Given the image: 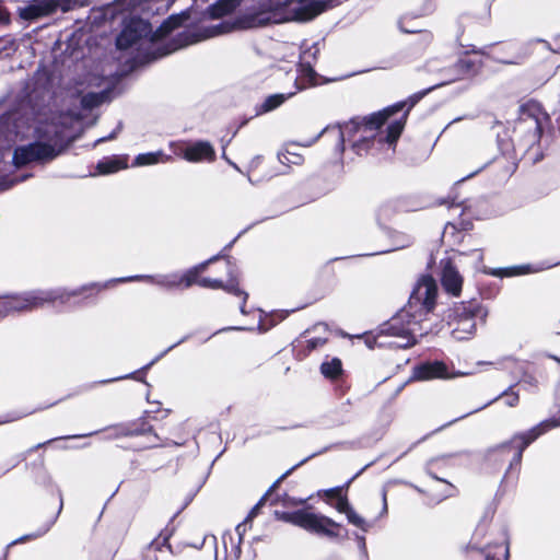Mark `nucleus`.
<instances>
[{"mask_svg":"<svg viewBox=\"0 0 560 560\" xmlns=\"http://www.w3.org/2000/svg\"><path fill=\"white\" fill-rule=\"evenodd\" d=\"M334 0H260L247 9L234 23L220 22L207 27L195 39L186 44L196 43L233 28H255L270 24L288 22H307L326 11L332 5Z\"/></svg>","mask_w":560,"mask_h":560,"instance_id":"f257e3e1","label":"nucleus"},{"mask_svg":"<svg viewBox=\"0 0 560 560\" xmlns=\"http://www.w3.org/2000/svg\"><path fill=\"white\" fill-rule=\"evenodd\" d=\"M438 285L431 276H422L416 283L407 306L394 316L386 328L385 335L396 338L392 342L397 348H409L417 343L418 338L428 330L421 322L434 308Z\"/></svg>","mask_w":560,"mask_h":560,"instance_id":"f03ea898","label":"nucleus"},{"mask_svg":"<svg viewBox=\"0 0 560 560\" xmlns=\"http://www.w3.org/2000/svg\"><path fill=\"white\" fill-rule=\"evenodd\" d=\"M8 130L5 139L9 142H14L21 136L27 137L33 127L30 120L25 117L8 118L7 119ZM34 132L38 140L47 139L49 143L34 142L27 147H20L15 149L13 154V162L16 166L27 164L36 160H48L55 158L58 152L55 145L61 140L62 132L57 129L54 124H46L44 127H35Z\"/></svg>","mask_w":560,"mask_h":560,"instance_id":"7ed1b4c3","label":"nucleus"},{"mask_svg":"<svg viewBox=\"0 0 560 560\" xmlns=\"http://www.w3.org/2000/svg\"><path fill=\"white\" fill-rule=\"evenodd\" d=\"M404 106L405 103L395 104L363 120H350L331 131L336 133L342 144L351 143L354 152L362 155L369 151L376 130L395 113L400 112Z\"/></svg>","mask_w":560,"mask_h":560,"instance_id":"20e7f679","label":"nucleus"},{"mask_svg":"<svg viewBox=\"0 0 560 560\" xmlns=\"http://www.w3.org/2000/svg\"><path fill=\"white\" fill-rule=\"evenodd\" d=\"M186 18V13L173 15L155 33H152L150 24L144 20L130 19L125 23L121 33L117 37L116 45L118 49L135 47L136 50H140L178 26Z\"/></svg>","mask_w":560,"mask_h":560,"instance_id":"39448f33","label":"nucleus"},{"mask_svg":"<svg viewBox=\"0 0 560 560\" xmlns=\"http://www.w3.org/2000/svg\"><path fill=\"white\" fill-rule=\"evenodd\" d=\"M67 300L68 294L59 290L33 291L23 295L0 298V315L36 308L57 301L63 303Z\"/></svg>","mask_w":560,"mask_h":560,"instance_id":"423d86ee","label":"nucleus"},{"mask_svg":"<svg viewBox=\"0 0 560 560\" xmlns=\"http://www.w3.org/2000/svg\"><path fill=\"white\" fill-rule=\"evenodd\" d=\"M276 516L278 520L299 526L307 532L327 537L337 536L334 528L339 525L334 520L322 514L299 510L295 512H276Z\"/></svg>","mask_w":560,"mask_h":560,"instance_id":"0eeeda50","label":"nucleus"},{"mask_svg":"<svg viewBox=\"0 0 560 560\" xmlns=\"http://www.w3.org/2000/svg\"><path fill=\"white\" fill-rule=\"evenodd\" d=\"M104 78L89 73L74 82L73 94L81 96L84 108H93L101 105L106 98Z\"/></svg>","mask_w":560,"mask_h":560,"instance_id":"6e6552de","label":"nucleus"},{"mask_svg":"<svg viewBox=\"0 0 560 560\" xmlns=\"http://www.w3.org/2000/svg\"><path fill=\"white\" fill-rule=\"evenodd\" d=\"M557 424L555 420H545L529 431L513 436L509 442L501 444L497 451L521 455L534 440L557 427Z\"/></svg>","mask_w":560,"mask_h":560,"instance_id":"1a4fd4ad","label":"nucleus"},{"mask_svg":"<svg viewBox=\"0 0 560 560\" xmlns=\"http://www.w3.org/2000/svg\"><path fill=\"white\" fill-rule=\"evenodd\" d=\"M300 80L303 82L300 86L296 88L295 91L289 92V93H278L269 95L265 98V101L260 104V107L258 109L259 114H265L268 112H271L279 106H281L285 101H288L290 97H292L298 90L305 89L306 86L317 85L319 84V81L316 77V73L311 67H306L304 65H301V71H300Z\"/></svg>","mask_w":560,"mask_h":560,"instance_id":"9d476101","label":"nucleus"},{"mask_svg":"<svg viewBox=\"0 0 560 560\" xmlns=\"http://www.w3.org/2000/svg\"><path fill=\"white\" fill-rule=\"evenodd\" d=\"M186 161L198 163V162H212L215 158L213 147L207 141H198L192 144L182 147L177 152Z\"/></svg>","mask_w":560,"mask_h":560,"instance_id":"9b49d317","label":"nucleus"},{"mask_svg":"<svg viewBox=\"0 0 560 560\" xmlns=\"http://www.w3.org/2000/svg\"><path fill=\"white\" fill-rule=\"evenodd\" d=\"M456 376L448 373L447 366L440 361L420 364L413 370V378L418 381H428L433 378H450Z\"/></svg>","mask_w":560,"mask_h":560,"instance_id":"f8f14e48","label":"nucleus"},{"mask_svg":"<svg viewBox=\"0 0 560 560\" xmlns=\"http://www.w3.org/2000/svg\"><path fill=\"white\" fill-rule=\"evenodd\" d=\"M453 336L455 339L465 340L474 335L476 330L475 314L472 311L464 310L458 313L453 322Z\"/></svg>","mask_w":560,"mask_h":560,"instance_id":"ddd939ff","label":"nucleus"},{"mask_svg":"<svg viewBox=\"0 0 560 560\" xmlns=\"http://www.w3.org/2000/svg\"><path fill=\"white\" fill-rule=\"evenodd\" d=\"M442 285L444 290L454 295H459L463 287V277L459 272L451 265L450 261H446L443 266L442 271Z\"/></svg>","mask_w":560,"mask_h":560,"instance_id":"4468645a","label":"nucleus"},{"mask_svg":"<svg viewBox=\"0 0 560 560\" xmlns=\"http://www.w3.org/2000/svg\"><path fill=\"white\" fill-rule=\"evenodd\" d=\"M250 527V523L248 521H244L242 523H240L236 527H235V532L238 536V542L237 545H234L233 542V536L230 534V533H225L223 536H222V542H223V546H224V550H225V553L228 557H230L232 560H236L240 558L241 556V547H240V544L243 539V536L245 535V533L247 532V528Z\"/></svg>","mask_w":560,"mask_h":560,"instance_id":"2eb2a0df","label":"nucleus"},{"mask_svg":"<svg viewBox=\"0 0 560 560\" xmlns=\"http://www.w3.org/2000/svg\"><path fill=\"white\" fill-rule=\"evenodd\" d=\"M336 509L339 513L346 515L350 524L360 528L361 530L368 532L371 528L372 524L362 517L359 513H357L354 509L349 504L347 499L340 498L336 504Z\"/></svg>","mask_w":560,"mask_h":560,"instance_id":"dca6fc26","label":"nucleus"},{"mask_svg":"<svg viewBox=\"0 0 560 560\" xmlns=\"http://www.w3.org/2000/svg\"><path fill=\"white\" fill-rule=\"evenodd\" d=\"M55 9V0H35L32 4L21 10V16L26 20H34L50 14Z\"/></svg>","mask_w":560,"mask_h":560,"instance_id":"f3484780","label":"nucleus"},{"mask_svg":"<svg viewBox=\"0 0 560 560\" xmlns=\"http://www.w3.org/2000/svg\"><path fill=\"white\" fill-rule=\"evenodd\" d=\"M127 166L126 156H107L97 163L96 170L98 174L107 175L125 170Z\"/></svg>","mask_w":560,"mask_h":560,"instance_id":"a211bd4d","label":"nucleus"},{"mask_svg":"<svg viewBox=\"0 0 560 560\" xmlns=\"http://www.w3.org/2000/svg\"><path fill=\"white\" fill-rule=\"evenodd\" d=\"M132 280H147L155 283L165 289L179 288V275H166L153 278L151 276H135L129 278H121L117 281H132Z\"/></svg>","mask_w":560,"mask_h":560,"instance_id":"6ab92c4d","label":"nucleus"},{"mask_svg":"<svg viewBox=\"0 0 560 560\" xmlns=\"http://www.w3.org/2000/svg\"><path fill=\"white\" fill-rule=\"evenodd\" d=\"M198 284L201 285V287H205V288L224 289L228 292L242 295L243 296V304L241 306V312L245 313L244 305H245V302H246V299H247V294L240 291V289L237 287V283L234 282V280L231 281L230 283H228L226 285H224L221 280L211 279V278H201V279L198 280Z\"/></svg>","mask_w":560,"mask_h":560,"instance_id":"aec40b11","label":"nucleus"},{"mask_svg":"<svg viewBox=\"0 0 560 560\" xmlns=\"http://www.w3.org/2000/svg\"><path fill=\"white\" fill-rule=\"evenodd\" d=\"M172 160L171 156L164 154L162 151L139 154L133 162L136 166L153 165L158 163H166Z\"/></svg>","mask_w":560,"mask_h":560,"instance_id":"412c9836","label":"nucleus"},{"mask_svg":"<svg viewBox=\"0 0 560 560\" xmlns=\"http://www.w3.org/2000/svg\"><path fill=\"white\" fill-rule=\"evenodd\" d=\"M408 110L405 112L398 119L393 120L387 127V136L386 141L389 144H393L397 141L400 133L404 130L406 119H407Z\"/></svg>","mask_w":560,"mask_h":560,"instance_id":"4be33fe9","label":"nucleus"},{"mask_svg":"<svg viewBox=\"0 0 560 560\" xmlns=\"http://www.w3.org/2000/svg\"><path fill=\"white\" fill-rule=\"evenodd\" d=\"M320 372L326 378L336 380L342 373V363L340 359L332 358L329 361H325L320 365Z\"/></svg>","mask_w":560,"mask_h":560,"instance_id":"5701e85b","label":"nucleus"},{"mask_svg":"<svg viewBox=\"0 0 560 560\" xmlns=\"http://www.w3.org/2000/svg\"><path fill=\"white\" fill-rule=\"evenodd\" d=\"M54 523H55V518H51V520L47 521L37 530L16 538L9 546H13V545H16V544H22V542H25L27 540L36 539V538H39V537L44 536L51 528Z\"/></svg>","mask_w":560,"mask_h":560,"instance_id":"b1692460","label":"nucleus"},{"mask_svg":"<svg viewBox=\"0 0 560 560\" xmlns=\"http://www.w3.org/2000/svg\"><path fill=\"white\" fill-rule=\"evenodd\" d=\"M205 269V265H200L194 269L188 270L187 272L179 275V288H189L194 283H198L197 276L200 271Z\"/></svg>","mask_w":560,"mask_h":560,"instance_id":"393cba45","label":"nucleus"},{"mask_svg":"<svg viewBox=\"0 0 560 560\" xmlns=\"http://www.w3.org/2000/svg\"><path fill=\"white\" fill-rule=\"evenodd\" d=\"M235 4L236 0H220L211 8L210 14L214 18L222 16L233 10Z\"/></svg>","mask_w":560,"mask_h":560,"instance_id":"a878e982","label":"nucleus"},{"mask_svg":"<svg viewBox=\"0 0 560 560\" xmlns=\"http://www.w3.org/2000/svg\"><path fill=\"white\" fill-rule=\"evenodd\" d=\"M62 440H50L44 443L37 444L34 448H32V452H60L65 451L66 448L61 445Z\"/></svg>","mask_w":560,"mask_h":560,"instance_id":"bb28decb","label":"nucleus"},{"mask_svg":"<svg viewBox=\"0 0 560 560\" xmlns=\"http://www.w3.org/2000/svg\"><path fill=\"white\" fill-rule=\"evenodd\" d=\"M18 48L16 42L11 37L0 38V58L11 57Z\"/></svg>","mask_w":560,"mask_h":560,"instance_id":"cd10ccee","label":"nucleus"},{"mask_svg":"<svg viewBox=\"0 0 560 560\" xmlns=\"http://www.w3.org/2000/svg\"><path fill=\"white\" fill-rule=\"evenodd\" d=\"M279 160L282 164H294L299 165L302 163L303 158L301 154L291 152L289 149L284 150L279 154Z\"/></svg>","mask_w":560,"mask_h":560,"instance_id":"c85d7f7f","label":"nucleus"},{"mask_svg":"<svg viewBox=\"0 0 560 560\" xmlns=\"http://www.w3.org/2000/svg\"><path fill=\"white\" fill-rule=\"evenodd\" d=\"M279 485V480H276L272 486L269 488V490L267 491V493L256 503V505L250 510V512L248 513L247 517L245 518L246 521H248L250 523V521L258 514V511L259 509L265 504V501H266V498L267 495L273 491L277 486Z\"/></svg>","mask_w":560,"mask_h":560,"instance_id":"c756f323","label":"nucleus"},{"mask_svg":"<svg viewBox=\"0 0 560 560\" xmlns=\"http://www.w3.org/2000/svg\"><path fill=\"white\" fill-rule=\"evenodd\" d=\"M477 61L470 58H462L457 63L456 68L460 71L462 74H468L472 72L477 66Z\"/></svg>","mask_w":560,"mask_h":560,"instance_id":"7c9ffc66","label":"nucleus"},{"mask_svg":"<svg viewBox=\"0 0 560 560\" xmlns=\"http://www.w3.org/2000/svg\"><path fill=\"white\" fill-rule=\"evenodd\" d=\"M504 402L509 407H515L518 404V394L513 392L511 388L503 393Z\"/></svg>","mask_w":560,"mask_h":560,"instance_id":"2f4dec72","label":"nucleus"},{"mask_svg":"<svg viewBox=\"0 0 560 560\" xmlns=\"http://www.w3.org/2000/svg\"><path fill=\"white\" fill-rule=\"evenodd\" d=\"M16 465L15 457H0V476Z\"/></svg>","mask_w":560,"mask_h":560,"instance_id":"473e14b6","label":"nucleus"},{"mask_svg":"<svg viewBox=\"0 0 560 560\" xmlns=\"http://www.w3.org/2000/svg\"><path fill=\"white\" fill-rule=\"evenodd\" d=\"M306 502V499H296V498H291V497H288L284 501V505L287 506H296V505H300V504H304Z\"/></svg>","mask_w":560,"mask_h":560,"instance_id":"72a5a7b5","label":"nucleus"},{"mask_svg":"<svg viewBox=\"0 0 560 560\" xmlns=\"http://www.w3.org/2000/svg\"><path fill=\"white\" fill-rule=\"evenodd\" d=\"M357 540L359 548L362 552H366V545H365V538L363 536L357 535Z\"/></svg>","mask_w":560,"mask_h":560,"instance_id":"f704fd0d","label":"nucleus"},{"mask_svg":"<svg viewBox=\"0 0 560 560\" xmlns=\"http://www.w3.org/2000/svg\"><path fill=\"white\" fill-rule=\"evenodd\" d=\"M141 422H142V428L140 430H133L132 431L133 433H145V432L151 431V427L148 425V423L144 421V418L141 419Z\"/></svg>","mask_w":560,"mask_h":560,"instance_id":"c9c22d12","label":"nucleus"},{"mask_svg":"<svg viewBox=\"0 0 560 560\" xmlns=\"http://www.w3.org/2000/svg\"><path fill=\"white\" fill-rule=\"evenodd\" d=\"M307 342L310 349H315L317 346L323 345L325 341L323 339H312L308 340Z\"/></svg>","mask_w":560,"mask_h":560,"instance_id":"e433bc0d","label":"nucleus"},{"mask_svg":"<svg viewBox=\"0 0 560 560\" xmlns=\"http://www.w3.org/2000/svg\"><path fill=\"white\" fill-rule=\"evenodd\" d=\"M207 541H211L213 545H215L217 542V537L214 535H207L205 536L203 540H202V545Z\"/></svg>","mask_w":560,"mask_h":560,"instance_id":"4c0bfd02","label":"nucleus"},{"mask_svg":"<svg viewBox=\"0 0 560 560\" xmlns=\"http://www.w3.org/2000/svg\"><path fill=\"white\" fill-rule=\"evenodd\" d=\"M326 495L328 497H335L339 493V488H332L325 491Z\"/></svg>","mask_w":560,"mask_h":560,"instance_id":"58836bf2","label":"nucleus"},{"mask_svg":"<svg viewBox=\"0 0 560 560\" xmlns=\"http://www.w3.org/2000/svg\"><path fill=\"white\" fill-rule=\"evenodd\" d=\"M387 512V503H386V494H383V510L382 513L385 514Z\"/></svg>","mask_w":560,"mask_h":560,"instance_id":"ea45409f","label":"nucleus"},{"mask_svg":"<svg viewBox=\"0 0 560 560\" xmlns=\"http://www.w3.org/2000/svg\"><path fill=\"white\" fill-rule=\"evenodd\" d=\"M158 411H159V408H158V407H153V409H151V410H147V411L144 412V416H145V417H150V415H151V413H154V412H158Z\"/></svg>","mask_w":560,"mask_h":560,"instance_id":"a19ab883","label":"nucleus"},{"mask_svg":"<svg viewBox=\"0 0 560 560\" xmlns=\"http://www.w3.org/2000/svg\"><path fill=\"white\" fill-rule=\"evenodd\" d=\"M292 469H295V466H292V468L290 470H288L287 472H284L280 478H278L277 480H279V482L285 478L291 471Z\"/></svg>","mask_w":560,"mask_h":560,"instance_id":"79ce46f5","label":"nucleus"},{"mask_svg":"<svg viewBox=\"0 0 560 560\" xmlns=\"http://www.w3.org/2000/svg\"><path fill=\"white\" fill-rule=\"evenodd\" d=\"M508 557H509V547L505 546L504 553H503V560H508Z\"/></svg>","mask_w":560,"mask_h":560,"instance_id":"37998d69","label":"nucleus"},{"mask_svg":"<svg viewBox=\"0 0 560 560\" xmlns=\"http://www.w3.org/2000/svg\"><path fill=\"white\" fill-rule=\"evenodd\" d=\"M520 269H522L518 273H526L528 272L527 271V267H521Z\"/></svg>","mask_w":560,"mask_h":560,"instance_id":"c03bdc74","label":"nucleus"},{"mask_svg":"<svg viewBox=\"0 0 560 560\" xmlns=\"http://www.w3.org/2000/svg\"><path fill=\"white\" fill-rule=\"evenodd\" d=\"M163 412H164V417H167V416H168V413H170V410H168V409H165Z\"/></svg>","mask_w":560,"mask_h":560,"instance_id":"a18cd8bd","label":"nucleus"},{"mask_svg":"<svg viewBox=\"0 0 560 560\" xmlns=\"http://www.w3.org/2000/svg\"><path fill=\"white\" fill-rule=\"evenodd\" d=\"M170 52H171V50H166V51L162 52L160 56H164V55H167Z\"/></svg>","mask_w":560,"mask_h":560,"instance_id":"49530a36","label":"nucleus"}]
</instances>
